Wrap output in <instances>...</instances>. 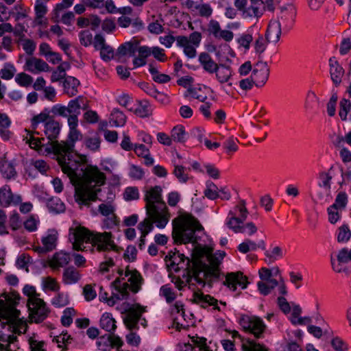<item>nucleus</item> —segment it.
<instances>
[{"instance_id": "obj_1", "label": "nucleus", "mask_w": 351, "mask_h": 351, "mask_svg": "<svg viewBox=\"0 0 351 351\" xmlns=\"http://www.w3.org/2000/svg\"><path fill=\"white\" fill-rule=\"evenodd\" d=\"M69 132L67 141H55L44 144L43 138H36L27 134L24 138L29 147L43 155L53 154L61 167L62 171L69 178L75 187V198L80 204L88 206L90 202L97 198L100 186L105 183L106 176L93 166H86L85 156L74 152L75 143L82 138L77 130L78 119L68 117Z\"/></svg>"}, {"instance_id": "obj_2", "label": "nucleus", "mask_w": 351, "mask_h": 351, "mask_svg": "<svg viewBox=\"0 0 351 351\" xmlns=\"http://www.w3.org/2000/svg\"><path fill=\"white\" fill-rule=\"evenodd\" d=\"M224 256V252L210 254L206 248L196 247L193 252V269L187 272L186 282L180 279L175 282L176 287L179 290L186 285L190 289L193 286L201 289L206 286L211 287L221 274L220 265Z\"/></svg>"}, {"instance_id": "obj_3", "label": "nucleus", "mask_w": 351, "mask_h": 351, "mask_svg": "<svg viewBox=\"0 0 351 351\" xmlns=\"http://www.w3.org/2000/svg\"><path fill=\"white\" fill-rule=\"evenodd\" d=\"M172 237L176 243H192L194 245L192 252V258L182 254L175 253L170 256L168 267L170 270L176 272L183 270L187 272L193 269V252L196 247L206 248L210 254H213L211 250L207 247L197 244V237L195 235L196 232L203 230L202 226L193 216L190 214H182L172 221Z\"/></svg>"}, {"instance_id": "obj_4", "label": "nucleus", "mask_w": 351, "mask_h": 351, "mask_svg": "<svg viewBox=\"0 0 351 351\" xmlns=\"http://www.w3.org/2000/svg\"><path fill=\"white\" fill-rule=\"evenodd\" d=\"M69 240L75 250H84V244L90 243L99 252L113 250L117 252L119 247L114 243L110 232H90L86 228L74 223L69 228Z\"/></svg>"}, {"instance_id": "obj_5", "label": "nucleus", "mask_w": 351, "mask_h": 351, "mask_svg": "<svg viewBox=\"0 0 351 351\" xmlns=\"http://www.w3.org/2000/svg\"><path fill=\"white\" fill-rule=\"evenodd\" d=\"M161 193V187L155 186L146 191L144 197L147 215L144 219L152 221L160 229L165 228L170 219V213Z\"/></svg>"}, {"instance_id": "obj_6", "label": "nucleus", "mask_w": 351, "mask_h": 351, "mask_svg": "<svg viewBox=\"0 0 351 351\" xmlns=\"http://www.w3.org/2000/svg\"><path fill=\"white\" fill-rule=\"evenodd\" d=\"M119 277L112 282L116 291L119 292L117 299H125L129 295V291L137 293L141 287L143 279L140 273L136 269H119Z\"/></svg>"}, {"instance_id": "obj_7", "label": "nucleus", "mask_w": 351, "mask_h": 351, "mask_svg": "<svg viewBox=\"0 0 351 351\" xmlns=\"http://www.w3.org/2000/svg\"><path fill=\"white\" fill-rule=\"evenodd\" d=\"M27 327L26 322L20 318V311L0 299V330L7 328L21 334L26 332Z\"/></svg>"}, {"instance_id": "obj_8", "label": "nucleus", "mask_w": 351, "mask_h": 351, "mask_svg": "<svg viewBox=\"0 0 351 351\" xmlns=\"http://www.w3.org/2000/svg\"><path fill=\"white\" fill-rule=\"evenodd\" d=\"M23 293L28 297L27 306L31 320L36 323L43 322L47 317L49 311L40 294L35 287L30 285L24 287Z\"/></svg>"}, {"instance_id": "obj_9", "label": "nucleus", "mask_w": 351, "mask_h": 351, "mask_svg": "<svg viewBox=\"0 0 351 351\" xmlns=\"http://www.w3.org/2000/svg\"><path fill=\"white\" fill-rule=\"evenodd\" d=\"M41 123L44 124V134L49 140L47 143L55 142V139L58 138L60 132V123L50 115V112L47 109L33 117L32 119V128L36 130L38 124Z\"/></svg>"}, {"instance_id": "obj_10", "label": "nucleus", "mask_w": 351, "mask_h": 351, "mask_svg": "<svg viewBox=\"0 0 351 351\" xmlns=\"http://www.w3.org/2000/svg\"><path fill=\"white\" fill-rule=\"evenodd\" d=\"M332 171H321L317 175V180L313 189V198L319 202H327L331 198V184Z\"/></svg>"}, {"instance_id": "obj_11", "label": "nucleus", "mask_w": 351, "mask_h": 351, "mask_svg": "<svg viewBox=\"0 0 351 351\" xmlns=\"http://www.w3.org/2000/svg\"><path fill=\"white\" fill-rule=\"evenodd\" d=\"M146 306H143L139 304L132 305L127 311L126 315L123 318V322L129 330H138V324L143 328L147 326V320L142 317V314L146 312Z\"/></svg>"}, {"instance_id": "obj_12", "label": "nucleus", "mask_w": 351, "mask_h": 351, "mask_svg": "<svg viewBox=\"0 0 351 351\" xmlns=\"http://www.w3.org/2000/svg\"><path fill=\"white\" fill-rule=\"evenodd\" d=\"M202 40V35L199 32H194L189 37L178 36L176 37V44L178 47L183 48L184 54L189 58H193L196 56L197 47Z\"/></svg>"}, {"instance_id": "obj_13", "label": "nucleus", "mask_w": 351, "mask_h": 351, "mask_svg": "<svg viewBox=\"0 0 351 351\" xmlns=\"http://www.w3.org/2000/svg\"><path fill=\"white\" fill-rule=\"evenodd\" d=\"M239 324L245 331L252 334L256 338H261L266 328L263 319L256 316L242 315Z\"/></svg>"}, {"instance_id": "obj_14", "label": "nucleus", "mask_w": 351, "mask_h": 351, "mask_svg": "<svg viewBox=\"0 0 351 351\" xmlns=\"http://www.w3.org/2000/svg\"><path fill=\"white\" fill-rule=\"evenodd\" d=\"M257 286L259 292L263 295L269 294L271 291L276 287H278V291L279 294L286 295L287 293L285 280L281 276L280 277V280L278 281H259L257 283Z\"/></svg>"}, {"instance_id": "obj_15", "label": "nucleus", "mask_w": 351, "mask_h": 351, "mask_svg": "<svg viewBox=\"0 0 351 351\" xmlns=\"http://www.w3.org/2000/svg\"><path fill=\"white\" fill-rule=\"evenodd\" d=\"M22 201L19 194L13 193L10 186L4 185L0 188V206L7 208L11 205L16 206Z\"/></svg>"}, {"instance_id": "obj_16", "label": "nucleus", "mask_w": 351, "mask_h": 351, "mask_svg": "<svg viewBox=\"0 0 351 351\" xmlns=\"http://www.w3.org/2000/svg\"><path fill=\"white\" fill-rule=\"evenodd\" d=\"M269 75V69L267 62H258L255 64L251 77L256 86H262L268 80Z\"/></svg>"}, {"instance_id": "obj_17", "label": "nucleus", "mask_w": 351, "mask_h": 351, "mask_svg": "<svg viewBox=\"0 0 351 351\" xmlns=\"http://www.w3.org/2000/svg\"><path fill=\"white\" fill-rule=\"evenodd\" d=\"M247 278L243 275L241 272H231L226 276V280L223 284L227 286L230 290L234 291L237 289V286L241 287L242 289H245L247 287Z\"/></svg>"}, {"instance_id": "obj_18", "label": "nucleus", "mask_w": 351, "mask_h": 351, "mask_svg": "<svg viewBox=\"0 0 351 351\" xmlns=\"http://www.w3.org/2000/svg\"><path fill=\"white\" fill-rule=\"evenodd\" d=\"M25 69L33 74H38L41 72L49 71V66L41 59L31 57L26 60Z\"/></svg>"}, {"instance_id": "obj_19", "label": "nucleus", "mask_w": 351, "mask_h": 351, "mask_svg": "<svg viewBox=\"0 0 351 351\" xmlns=\"http://www.w3.org/2000/svg\"><path fill=\"white\" fill-rule=\"evenodd\" d=\"M179 351H210L206 346V339L202 337L193 338L191 343H180Z\"/></svg>"}, {"instance_id": "obj_20", "label": "nucleus", "mask_w": 351, "mask_h": 351, "mask_svg": "<svg viewBox=\"0 0 351 351\" xmlns=\"http://www.w3.org/2000/svg\"><path fill=\"white\" fill-rule=\"evenodd\" d=\"M282 34L281 24L278 19L269 21L265 34V38L269 43H277Z\"/></svg>"}, {"instance_id": "obj_21", "label": "nucleus", "mask_w": 351, "mask_h": 351, "mask_svg": "<svg viewBox=\"0 0 351 351\" xmlns=\"http://www.w3.org/2000/svg\"><path fill=\"white\" fill-rule=\"evenodd\" d=\"M239 211V215L237 217V215L233 211H230L228 214L229 219L227 221V226L228 228L234 226L237 224H243L244 221L247 217V210L245 207V202L242 201L241 204L236 207Z\"/></svg>"}, {"instance_id": "obj_22", "label": "nucleus", "mask_w": 351, "mask_h": 351, "mask_svg": "<svg viewBox=\"0 0 351 351\" xmlns=\"http://www.w3.org/2000/svg\"><path fill=\"white\" fill-rule=\"evenodd\" d=\"M193 301L203 308L212 306L214 309H219L217 306L218 301L210 295H204L201 292H194Z\"/></svg>"}, {"instance_id": "obj_23", "label": "nucleus", "mask_w": 351, "mask_h": 351, "mask_svg": "<svg viewBox=\"0 0 351 351\" xmlns=\"http://www.w3.org/2000/svg\"><path fill=\"white\" fill-rule=\"evenodd\" d=\"M16 340V337L5 334L0 330V351H18L19 347Z\"/></svg>"}, {"instance_id": "obj_24", "label": "nucleus", "mask_w": 351, "mask_h": 351, "mask_svg": "<svg viewBox=\"0 0 351 351\" xmlns=\"http://www.w3.org/2000/svg\"><path fill=\"white\" fill-rule=\"evenodd\" d=\"M329 66L331 79L337 85L341 82L344 71L335 57L330 58Z\"/></svg>"}, {"instance_id": "obj_25", "label": "nucleus", "mask_w": 351, "mask_h": 351, "mask_svg": "<svg viewBox=\"0 0 351 351\" xmlns=\"http://www.w3.org/2000/svg\"><path fill=\"white\" fill-rule=\"evenodd\" d=\"M58 239V232L55 230H49L47 234L42 239L43 248H40L42 252H49L55 249Z\"/></svg>"}, {"instance_id": "obj_26", "label": "nucleus", "mask_w": 351, "mask_h": 351, "mask_svg": "<svg viewBox=\"0 0 351 351\" xmlns=\"http://www.w3.org/2000/svg\"><path fill=\"white\" fill-rule=\"evenodd\" d=\"M70 259L69 254L61 251L53 256L49 261V265L52 269H56L66 265L69 263Z\"/></svg>"}, {"instance_id": "obj_27", "label": "nucleus", "mask_w": 351, "mask_h": 351, "mask_svg": "<svg viewBox=\"0 0 351 351\" xmlns=\"http://www.w3.org/2000/svg\"><path fill=\"white\" fill-rule=\"evenodd\" d=\"M214 73H215V77L220 84L228 82L232 75L230 67L223 64H218Z\"/></svg>"}, {"instance_id": "obj_28", "label": "nucleus", "mask_w": 351, "mask_h": 351, "mask_svg": "<svg viewBox=\"0 0 351 351\" xmlns=\"http://www.w3.org/2000/svg\"><path fill=\"white\" fill-rule=\"evenodd\" d=\"M80 81L74 77L66 76L63 82L64 92L69 97L75 96L78 90Z\"/></svg>"}, {"instance_id": "obj_29", "label": "nucleus", "mask_w": 351, "mask_h": 351, "mask_svg": "<svg viewBox=\"0 0 351 351\" xmlns=\"http://www.w3.org/2000/svg\"><path fill=\"white\" fill-rule=\"evenodd\" d=\"M199 62L204 70L208 73H214L215 69L218 66L207 53H201L198 58Z\"/></svg>"}, {"instance_id": "obj_30", "label": "nucleus", "mask_w": 351, "mask_h": 351, "mask_svg": "<svg viewBox=\"0 0 351 351\" xmlns=\"http://www.w3.org/2000/svg\"><path fill=\"white\" fill-rule=\"evenodd\" d=\"M134 152L138 157L144 158L146 165H152L154 162V158L150 156L149 148L143 144H135L133 148Z\"/></svg>"}, {"instance_id": "obj_31", "label": "nucleus", "mask_w": 351, "mask_h": 351, "mask_svg": "<svg viewBox=\"0 0 351 351\" xmlns=\"http://www.w3.org/2000/svg\"><path fill=\"white\" fill-rule=\"evenodd\" d=\"M99 323L102 329L110 333L117 328L116 321L109 313H104L101 315Z\"/></svg>"}, {"instance_id": "obj_32", "label": "nucleus", "mask_w": 351, "mask_h": 351, "mask_svg": "<svg viewBox=\"0 0 351 351\" xmlns=\"http://www.w3.org/2000/svg\"><path fill=\"white\" fill-rule=\"evenodd\" d=\"M257 248L264 250L265 248V242L263 241H261L258 243H256L250 239H245L238 246L239 251L243 254H246L250 251H255Z\"/></svg>"}, {"instance_id": "obj_33", "label": "nucleus", "mask_w": 351, "mask_h": 351, "mask_svg": "<svg viewBox=\"0 0 351 351\" xmlns=\"http://www.w3.org/2000/svg\"><path fill=\"white\" fill-rule=\"evenodd\" d=\"M154 224H155L154 222L152 221H149L148 219H144L138 223V228L141 232V236L138 243L139 247L141 249L145 244V237L154 229Z\"/></svg>"}, {"instance_id": "obj_34", "label": "nucleus", "mask_w": 351, "mask_h": 351, "mask_svg": "<svg viewBox=\"0 0 351 351\" xmlns=\"http://www.w3.org/2000/svg\"><path fill=\"white\" fill-rule=\"evenodd\" d=\"M80 277V274L76 269L69 267L64 271L63 282L68 285L74 284L79 281Z\"/></svg>"}, {"instance_id": "obj_35", "label": "nucleus", "mask_w": 351, "mask_h": 351, "mask_svg": "<svg viewBox=\"0 0 351 351\" xmlns=\"http://www.w3.org/2000/svg\"><path fill=\"white\" fill-rule=\"evenodd\" d=\"M302 313V309L299 305H294L292 309V314L290 317L291 322L294 325H303L311 322L309 317H300Z\"/></svg>"}, {"instance_id": "obj_36", "label": "nucleus", "mask_w": 351, "mask_h": 351, "mask_svg": "<svg viewBox=\"0 0 351 351\" xmlns=\"http://www.w3.org/2000/svg\"><path fill=\"white\" fill-rule=\"evenodd\" d=\"M41 287L44 291H51L57 292L60 289V285L56 280L51 276H45L41 278Z\"/></svg>"}, {"instance_id": "obj_37", "label": "nucleus", "mask_w": 351, "mask_h": 351, "mask_svg": "<svg viewBox=\"0 0 351 351\" xmlns=\"http://www.w3.org/2000/svg\"><path fill=\"white\" fill-rule=\"evenodd\" d=\"M235 233H245L248 235H252L257 232V228L252 222L246 224H237L230 228Z\"/></svg>"}, {"instance_id": "obj_38", "label": "nucleus", "mask_w": 351, "mask_h": 351, "mask_svg": "<svg viewBox=\"0 0 351 351\" xmlns=\"http://www.w3.org/2000/svg\"><path fill=\"white\" fill-rule=\"evenodd\" d=\"M110 121L116 127L123 126L126 122V117L121 111L115 108L110 114Z\"/></svg>"}, {"instance_id": "obj_39", "label": "nucleus", "mask_w": 351, "mask_h": 351, "mask_svg": "<svg viewBox=\"0 0 351 351\" xmlns=\"http://www.w3.org/2000/svg\"><path fill=\"white\" fill-rule=\"evenodd\" d=\"M82 99L81 97H78L69 102L67 107L70 115L68 117H75L76 119H78L77 117L80 114V101Z\"/></svg>"}, {"instance_id": "obj_40", "label": "nucleus", "mask_w": 351, "mask_h": 351, "mask_svg": "<svg viewBox=\"0 0 351 351\" xmlns=\"http://www.w3.org/2000/svg\"><path fill=\"white\" fill-rule=\"evenodd\" d=\"M243 351H268L264 345L258 343L252 340H246L242 343Z\"/></svg>"}, {"instance_id": "obj_41", "label": "nucleus", "mask_w": 351, "mask_h": 351, "mask_svg": "<svg viewBox=\"0 0 351 351\" xmlns=\"http://www.w3.org/2000/svg\"><path fill=\"white\" fill-rule=\"evenodd\" d=\"M69 67V64L64 62L59 65L56 70L52 72L51 81L56 82L66 77V69Z\"/></svg>"}, {"instance_id": "obj_42", "label": "nucleus", "mask_w": 351, "mask_h": 351, "mask_svg": "<svg viewBox=\"0 0 351 351\" xmlns=\"http://www.w3.org/2000/svg\"><path fill=\"white\" fill-rule=\"evenodd\" d=\"M47 207L51 212L61 213L65 210L64 204L58 198H52L47 202Z\"/></svg>"}, {"instance_id": "obj_43", "label": "nucleus", "mask_w": 351, "mask_h": 351, "mask_svg": "<svg viewBox=\"0 0 351 351\" xmlns=\"http://www.w3.org/2000/svg\"><path fill=\"white\" fill-rule=\"evenodd\" d=\"M172 140L176 142L183 143L186 141V133L182 125H177L171 130Z\"/></svg>"}, {"instance_id": "obj_44", "label": "nucleus", "mask_w": 351, "mask_h": 351, "mask_svg": "<svg viewBox=\"0 0 351 351\" xmlns=\"http://www.w3.org/2000/svg\"><path fill=\"white\" fill-rule=\"evenodd\" d=\"M160 295L165 298L167 303H171L176 298V293L169 285H165L160 289Z\"/></svg>"}, {"instance_id": "obj_45", "label": "nucleus", "mask_w": 351, "mask_h": 351, "mask_svg": "<svg viewBox=\"0 0 351 351\" xmlns=\"http://www.w3.org/2000/svg\"><path fill=\"white\" fill-rule=\"evenodd\" d=\"M265 254L270 262H274L283 256V250L280 246H274L266 251Z\"/></svg>"}, {"instance_id": "obj_46", "label": "nucleus", "mask_w": 351, "mask_h": 351, "mask_svg": "<svg viewBox=\"0 0 351 351\" xmlns=\"http://www.w3.org/2000/svg\"><path fill=\"white\" fill-rule=\"evenodd\" d=\"M0 171L6 179H11L16 175L13 165L8 162H3L0 164Z\"/></svg>"}, {"instance_id": "obj_47", "label": "nucleus", "mask_w": 351, "mask_h": 351, "mask_svg": "<svg viewBox=\"0 0 351 351\" xmlns=\"http://www.w3.org/2000/svg\"><path fill=\"white\" fill-rule=\"evenodd\" d=\"M204 193L207 198L212 200H214L219 197L218 188L212 182H206V187L204 190Z\"/></svg>"}, {"instance_id": "obj_48", "label": "nucleus", "mask_w": 351, "mask_h": 351, "mask_svg": "<svg viewBox=\"0 0 351 351\" xmlns=\"http://www.w3.org/2000/svg\"><path fill=\"white\" fill-rule=\"evenodd\" d=\"M101 140L98 134H94L85 140L86 146L92 151H97L100 147Z\"/></svg>"}, {"instance_id": "obj_49", "label": "nucleus", "mask_w": 351, "mask_h": 351, "mask_svg": "<svg viewBox=\"0 0 351 351\" xmlns=\"http://www.w3.org/2000/svg\"><path fill=\"white\" fill-rule=\"evenodd\" d=\"M40 220L38 217L35 215H30L23 222L24 227L28 232H34L37 230Z\"/></svg>"}, {"instance_id": "obj_50", "label": "nucleus", "mask_w": 351, "mask_h": 351, "mask_svg": "<svg viewBox=\"0 0 351 351\" xmlns=\"http://www.w3.org/2000/svg\"><path fill=\"white\" fill-rule=\"evenodd\" d=\"M22 221L19 214L14 210L9 216V226L12 230L16 231L21 227Z\"/></svg>"}, {"instance_id": "obj_51", "label": "nucleus", "mask_w": 351, "mask_h": 351, "mask_svg": "<svg viewBox=\"0 0 351 351\" xmlns=\"http://www.w3.org/2000/svg\"><path fill=\"white\" fill-rule=\"evenodd\" d=\"M347 203V194L345 192L341 191L337 194L334 204L330 206H335V208H338L343 210L346 208Z\"/></svg>"}, {"instance_id": "obj_52", "label": "nucleus", "mask_w": 351, "mask_h": 351, "mask_svg": "<svg viewBox=\"0 0 351 351\" xmlns=\"http://www.w3.org/2000/svg\"><path fill=\"white\" fill-rule=\"evenodd\" d=\"M339 115L342 121H346L351 109V102L346 99H342L339 103Z\"/></svg>"}, {"instance_id": "obj_53", "label": "nucleus", "mask_w": 351, "mask_h": 351, "mask_svg": "<svg viewBox=\"0 0 351 351\" xmlns=\"http://www.w3.org/2000/svg\"><path fill=\"white\" fill-rule=\"evenodd\" d=\"M15 67L11 64H5L0 71V76L3 80L12 79L16 73Z\"/></svg>"}, {"instance_id": "obj_54", "label": "nucleus", "mask_w": 351, "mask_h": 351, "mask_svg": "<svg viewBox=\"0 0 351 351\" xmlns=\"http://www.w3.org/2000/svg\"><path fill=\"white\" fill-rule=\"evenodd\" d=\"M15 81L21 86L28 87L32 84L33 77L25 73H20L16 75Z\"/></svg>"}, {"instance_id": "obj_55", "label": "nucleus", "mask_w": 351, "mask_h": 351, "mask_svg": "<svg viewBox=\"0 0 351 351\" xmlns=\"http://www.w3.org/2000/svg\"><path fill=\"white\" fill-rule=\"evenodd\" d=\"M97 348L103 351H108L112 348L110 335H104L100 337L96 342Z\"/></svg>"}, {"instance_id": "obj_56", "label": "nucleus", "mask_w": 351, "mask_h": 351, "mask_svg": "<svg viewBox=\"0 0 351 351\" xmlns=\"http://www.w3.org/2000/svg\"><path fill=\"white\" fill-rule=\"evenodd\" d=\"M351 237V231L347 225H343L339 228L337 234L338 242L346 243Z\"/></svg>"}, {"instance_id": "obj_57", "label": "nucleus", "mask_w": 351, "mask_h": 351, "mask_svg": "<svg viewBox=\"0 0 351 351\" xmlns=\"http://www.w3.org/2000/svg\"><path fill=\"white\" fill-rule=\"evenodd\" d=\"M123 197L126 201L136 200L139 198V192L137 187L130 186L125 189Z\"/></svg>"}, {"instance_id": "obj_58", "label": "nucleus", "mask_w": 351, "mask_h": 351, "mask_svg": "<svg viewBox=\"0 0 351 351\" xmlns=\"http://www.w3.org/2000/svg\"><path fill=\"white\" fill-rule=\"evenodd\" d=\"M134 113L140 117H147L152 114V110L148 103H141L134 110Z\"/></svg>"}, {"instance_id": "obj_59", "label": "nucleus", "mask_w": 351, "mask_h": 351, "mask_svg": "<svg viewBox=\"0 0 351 351\" xmlns=\"http://www.w3.org/2000/svg\"><path fill=\"white\" fill-rule=\"evenodd\" d=\"M31 351H46L44 348V341H39L36 336H32L28 339Z\"/></svg>"}, {"instance_id": "obj_60", "label": "nucleus", "mask_w": 351, "mask_h": 351, "mask_svg": "<svg viewBox=\"0 0 351 351\" xmlns=\"http://www.w3.org/2000/svg\"><path fill=\"white\" fill-rule=\"evenodd\" d=\"M328 221L332 223H336L341 218V214L342 210L338 208H335V206H329L327 209Z\"/></svg>"}, {"instance_id": "obj_61", "label": "nucleus", "mask_w": 351, "mask_h": 351, "mask_svg": "<svg viewBox=\"0 0 351 351\" xmlns=\"http://www.w3.org/2000/svg\"><path fill=\"white\" fill-rule=\"evenodd\" d=\"M186 169L179 165H174L173 174L181 182H186L189 180L188 175L185 173Z\"/></svg>"}, {"instance_id": "obj_62", "label": "nucleus", "mask_w": 351, "mask_h": 351, "mask_svg": "<svg viewBox=\"0 0 351 351\" xmlns=\"http://www.w3.org/2000/svg\"><path fill=\"white\" fill-rule=\"evenodd\" d=\"M79 38L81 45L84 47H88L93 43V35L88 29L81 31L79 34Z\"/></svg>"}, {"instance_id": "obj_63", "label": "nucleus", "mask_w": 351, "mask_h": 351, "mask_svg": "<svg viewBox=\"0 0 351 351\" xmlns=\"http://www.w3.org/2000/svg\"><path fill=\"white\" fill-rule=\"evenodd\" d=\"M196 10L201 16L206 18L210 16L213 13L211 6L208 3H202V2L199 3Z\"/></svg>"}, {"instance_id": "obj_64", "label": "nucleus", "mask_w": 351, "mask_h": 351, "mask_svg": "<svg viewBox=\"0 0 351 351\" xmlns=\"http://www.w3.org/2000/svg\"><path fill=\"white\" fill-rule=\"evenodd\" d=\"M337 260L339 263H346L351 261V249L348 248L341 249L337 255Z\"/></svg>"}]
</instances>
